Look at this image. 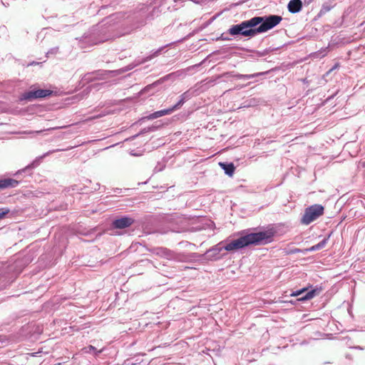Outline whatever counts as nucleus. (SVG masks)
Returning <instances> with one entry per match:
<instances>
[{
    "mask_svg": "<svg viewBox=\"0 0 365 365\" xmlns=\"http://www.w3.org/2000/svg\"><path fill=\"white\" fill-rule=\"evenodd\" d=\"M273 235L268 231L253 232L232 241H223L225 251L233 252L250 245H266L272 241Z\"/></svg>",
    "mask_w": 365,
    "mask_h": 365,
    "instance_id": "nucleus-1",
    "label": "nucleus"
},
{
    "mask_svg": "<svg viewBox=\"0 0 365 365\" xmlns=\"http://www.w3.org/2000/svg\"><path fill=\"white\" fill-rule=\"evenodd\" d=\"M261 21V19L252 18L242 21L239 24L232 26L229 29L228 32L232 36H255L257 34L256 26L260 24Z\"/></svg>",
    "mask_w": 365,
    "mask_h": 365,
    "instance_id": "nucleus-2",
    "label": "nucleus"
},
{
    "mask_svg": "<svg viewBox=\"0 0 365 365\" xmlns=\"http://www.w3.org/2000/svg\"><path fill=\"white\" fill-rule=\"evenodd\" d=\"M255 18L261 19L259 26L256 27L257 34L264 33L272 29L278 25L282 20V16L277 15H269L266 16H255Z\"/></svg>",
    "mask_w": 365,
    "mask_h": 365,
    "instance_id": "nucleus-3",
    "label": "nucleus"
},
{
    "mask_svg": "<svg viewBox=\"0 0 365 365\" xmlns=\"http://www.w3.org/2000/svg\"><path fill=\"white\" fill-rule=\"evenodd\" d=\"M324 207L320 205H313L307 207L301 219V222L304 225H309L319 216L322 215Z\"/></svg>",
    "mask_w": 365,
    "mask_h": 365,
    "instance_id": "nucleus-4",
    "label": "nucleus"
},
{
    "mask_svg": "<svg viewBox=\"0 0 365 365\" xmlns=\"http://www.w3.org/2000/svg\"><path fill=\"white\" fill-rule=\"evenodd\" d=\"M51 92L49 90L46 89H38L35 91H30L29 92L24 93L20 97L21 101H31L36 98H44L48 96Z\"/></svg>",
    "mask_w": 365,
    "mask_h": 365,
    "instance_id": "nucleus-5",
    "label": "nucleus"
},
{
    "mask_svg": "<svg viewBox=\"0 0 365 365\" xmlns=\"http://www.w3.org/2000/svg\"><path fill=\"white\" fill-rule=\"evenodd\" d=\"M317 289H312L310 291H307V289L303 288L302 289L293 292L290 295L292 297L301 296L298 299V300L304 302V301L309 300V299H311L313 297H314L317 294Z\"/></svg>",
    "mask_w": 365,
    "mask_h": 365,
    "instance_id": "nucleus-6",
    "label": "nucleus"
},
{
    "mask_svg": "<svg viewBox=\"0 0 365 365\" xmlns=\"http://www.w3.org/2000/svg\"><path fill=\"white\" fill-rule=\"evenodd\" d=\"M115 71H98V72H92L88 73L83 76L82 78V81L84 82H90L96 79H103L104 78V76L115 73Z\"/></svg>",
    "mask_w": 365,
    "mask_h": 365,
    "instance_id": "nucleus-7",
    "label": "nucleus"
},
{
    "mask_svg": "<svg viewBox=\"0 0 365 365\" xmlns=\"http://www.w3.org/2000/svg\"><path fill=\"white\" fill-rule=\"evenodd\" d=\"M223 247L224 242H221L219 244L214 246L213 247H212L211 249H210L207 252L208 257L212 260H217L222 258L220 252L222 250H225Z\"/></svg>",
    "mask_w": 365,
    "mask_h": 365,
    "instance_id": "nucleus-8",
    "label": "nucleus"
},
{
    "mask_svg": "<svg viewBox=\"0 0 365 365\" xmlns=\"http://www.w3.org/2000/svg\"><path fill=\"white\" fill-rule=\"evenodd\" d=\"M134 222V220L128 217H123L115 220L113 226L117 229H123L130 227Z\"/></svg>",
    "mask_w": 365,
    "mask_h": 365,
    "instance_id": "nucleus-9",
    "label": "nucleus"
},
{
    "mask_svg": "<svg viewBox=\"0 0 365 365\" xmlns=\"http://www.w3.org/2000/svg\"><path fill=\"white\" fill-rule=\"evenodd\" d=\"M302 0H291L287 5L288 11L292 14H297L302 10Z\"/></svg>",
    "mask_w": 365,
    "mask_h": 365,
    "instance_id": "nucleus-10",
    "label": "nucleus"
},
{
    "mask_svg": "<svg viewBox=\"0 0 365 365\" xmlns=\"http://www.w3.org/2000/svg\"><path fill=\"white\" fill-rule=\"evenodd\" d=\"M174 110H175V109L174 108L173 106L169 108H167V109H163V110H158V111H155L151 114H150L148 116V119H156L158 118H160L161 116H163V115H169L170 113H172Z\"/></svg>",
    "mask_w": 365,
    "mask_h": 365,
    "instance_id": "nucleus-11",
    "label": "nucleus"
},
{
    "mask_svg": "<svg viewBox=\"0 0 365 365\" xmlns=\"http://www.w3.org/2000/svg\"><path fill=\"white\" fill-rule=\"evenodd\" d=\"M19 185V181L11 178H4L0 180V190L8 187H16Z\"/></svg>",
    "mask_w": 365,
    "mask_h": 365,
    "instance_id": "nucleus-12",
    "label": "nucleus"
},
{
    "mask_svg": "<svg viewBox=\"0 0 365 365\" xmlns=\"http://www.w3.org/2000/svg\"><path fill=\"white\" fill-rule=\"evenodd\" d=\"M158 9L153 8L150 6H143L140 9V16L145 17L146 19L148 18H153V14L155 13V11H158Z\"/></svg>",
    "mask_w": 365,
    "mask_h": 365,
    "instance_id": "nucleus-13",
    "label": "nucleus"
},
{
    "mask_svg": "<svg viewBox=\"0 0 365 365\" xmlns=\"http://www.w3.org/2000/svg\"><path fill=\"white\" fill-rule=\"evenodd\" d=\"M192 96V93L190 91H185V93H183L180 96V100L178 101V102L173 106L175 110H178L179 109L184 103L185 101H187V100L190 99Z\"/></svg>",
    "mask_w": 365,
    "mask_h": 365,
    "instance_id": "nucleus-14",
    "label": "nucleus"
},
{
    "mask_svg": "<svg viewBox=\"0 0 365 365\" xmlns=\"http://www.w3.org/2000/svg\"><path fill=\"white\" fill-rule=\"evenodd\" d=\"M219 165L225 171V173L226 175H227L230 177H232L233 175L235 169L233 163L220 162Z\"/></svg>",
    "mask_w": 365,
    "mask_h": 365,
    "instance_id": "nucleus-15",
    "label": "nucleus"
},
{
    "mask_svg": "<svg viewBox=\"0 0 365 365\" xmlns=\"http://www.w3.org/2000/svg\"><path fill=\"white\" fill-rule=\"evenodd\" d=\"M327 241H328V238H325L323 240H322L320 242H319L318 244L313 245L311 247L307 249L305 251L306 252H314V251L321 250L323 247H324V246L327 243Z\"/></svg>",
    "mask_w": 365,
    "mask_h": 365,
    "instance_id": "nucleus-16",
    "label": "nucleus"
},
{
    "mask_svg": "<svg viewBox=\"0 0 365 365\" xmlns=\"http://www.w3.org/2000/svg\"><path fill=\"white\" fill-rule=\"evenodd\" d=\"M264 73H265L261 72V73H253V74H236L234 76L238 79L249 80V79H252L256 76L264 75Z\"/></svg>",
    "mask_w": 365,
    "mask_h": 365,
    "instance_id": "nucleus-17",
    "label": "nucleus"
},
{
    "mask_svg": "<svg viewBox=\"0 0 365 365\" xmlns=\"http://www.w3.org/2000/svg\"><path fill=\"white\" fill-rule=\"evenodd\" d=\"M83 351H84L85 353H90L91 351H96V353H95L96 356H98V354L102 352V349H101L99 351H96V349L94 346H93L92 345H90V346H88L87 347H85L83 349Z\"/></svg>",
    "mask_w": 365,
    "mask_h": 365,
    "instance_id": "nucleus-18",
    "label": "nucleus"
},
{
    "mask_svg": "<svg viewBox=\"0 0 365 365\" xmlns=\"http://www.w3.org/2000/svg\"><path fill=\"white\" fill-rule=\"evenodd\" d=\"M10 212L8 207H0V220L4 218V217Z\"/></svg>",
    "mask_w": 365,
    "mask_h": 365,
    "instance_id": "nucleus-19",
    "label": "nucleus"
},
{
    "mask_svg": "<svg viewBox=\"0 0 365 365\" xmlns=\"http://www.w3.org/2000/svg\"><path fill=\"white\" fill-rule=\"evenodd\" d=\"M163 48H159L158 50L155 51L152 55H150V56H148L145 61H149V60H151L153 57H155L157 56H158L159 53L160 52V51L162 50Z\"/></svg>",
    "mask_w": 365,
    "mask_h": 365,
    "instance_id": "nucleus-20",
    "label": "nucleus"
},
{
    "mask_svg": "<svg viewBox=\"0 0 365 365\" xmlns=\"http://www.w3.org/2000/svg\"><path fill=\"white\" fill-rule=\"evenodd\" d=\"M43 130H37V131L26 130V131H24L23 133H24V134L40 133Z\"/></svg>",
    "mask_w": 365,
    "mask_h": 365,
    "instance_id": "nucleus-21",
    "label": "nucleus"
},
{
    "mask_svg": "<svg viewBox=\"0 0 365 365\" xmlns=\"http://www.w3.org/2000/svg\"><path fill=\"white\" fill-rule=\"evenodd\" d=\"M38 160H34L32 163H31L30 165H29L28 166H26V168H34L36 166V165L38 164Z\"/></svg>",
    "mask_w": 365,
    "mask_h": 365,
    "instance_id": "nucleus-22",
    "label": "nucleus"
},
{
    "mask_svg": "<svg viewBox=\"0 0 365 365\" xmlns=\"http://www.w3.org/2000/svg\"><path fill=\"white\" fill-rule=\"evenodd\" d=\"M58 47H56V48H51L48 53L47 54L48 55L49 53H52V54H55L58 52Z\"/></svg>",
    "mask_w": 365,
    "mask_h": 365,
    "instance_id": "nucleus-23",
    "label": "nucleus"
},
{
    "mask_svg": "<svg viewBox=\"0 0 365 365\" xmlns=\"http://www.w3.org/2000/svg\"><path fill=\"white\" fill-rule=\"evenodd\" d=\"M302 3H304V4H309L313 0H302Z\"/></svg>",
    "mask_w": 365,
    "mask_h": 365,
    "instance_id": "nucleus-24",
    "label": "nucleus"
},
{
    "mask_svg": "<svg viewBox=\"0 0 365 365\" xmlns=\"http://www.w3.org/2000/svg\"><path fill=\"white\" fill-rule=\"evenodd\" d=\"M53 151H51V152H48L47 153H45L43 155L41 156L39 158V159H42L43 158H44L45 156L48 155L49 153H52Z\"/></svg>",
    "mask_w": 365,
    "mask_h": 365,
    "instance_id": "nucleus-25",
    "label": "nucleus"
},
{
    "mask_svg": "<svg viewBox=\"0 0 365 365\" xmlns=\"http://www.w3.org/2000/svg\"><path fill=\"white\" fill-rule=\"evenodd\" d=\"M338 67V65L336 64L332 68H331L328 73H330L331 71H332L333 70H334L335 68H336Z\"/></svg>",
    "mask_w": 365,
    "mask_h": 365,
    "instance_id": "nucleus-26",
    "label": "nucleus"
},
{
    "mask_svg": "<svg viewBox=\"0 0 365 365\" xmlns=\"http://www.w3.org/2000/svg\"><path fill=\"white\" fill-rule=\"evenodd\" d=\"M130 364H133V363H130V361L128 360V365H130Z\"/></svg>",
    "mask_w": 365,
    "mask_h": 365,
    "instance_id": "nucleus-27",
    "label": "nucleus"
},
{
    "mask_svg": "<svg viewBox=\"0 0 365 365\" xmlns=\"http://www.w3.org/2000/svg\"><path fill=\"white\" fill-rule=\"evenodd\" d=\"M296 252H299V250H296Z\"/></svg>",
    "mask_w": 365,
    "mask_h": 365,
    "instance_id": "nucleus-28",
    "label": "nucleus"
}]
</instances>
